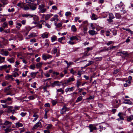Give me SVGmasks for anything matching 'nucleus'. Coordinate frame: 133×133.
Instances as JSON below:
<instances>
[{"label":"nucleus","mask_w":133,"mask_h":133,"mask_svg":"<svg viewBox=\"0 0 133 133\" xmlns=\"http://www.w3.org/2000/svg\"><path fill=\"white\" fill-rule=\"evenodd\" d=\"M30 68L31 69H34L35 68V65L34 64L30 65Z\"/></svg>","instance_id":"43"},{"label":"nucleus","mask_w":133,"mask_h":133,"mask_svg":"<svg viewBox=\"0 0 133 133\" xmlns=\"http://www.w3.org/2000/svg\"><path fill=\"white\" fill-rule=\"evenodd\" d=\"M11 122H9L7 121H6L4 123V124L6 125H8V127H11Z\"/></svg>","instance_id":"9"},{"label":"nucleus","mask_w":133,"mask_h":133,"mask_svg":"<svg viewBox=\"0 0 133 133\" xmlns=\"http://www.w3.org/2000/svg\"><path fill=\"white\" fill-rule=\"evenodd\" d=\"M71 30L74 32H76V28L75 25H72L71 27Z\"/></svg>","instance_id":"25"},{"label":"nucleus","mask_w":133,"mask_h":133,"mask_svg":"<svg viewBox=\"0 0 133 133\" xmlns=\"http://www.w3.org/2000/svg\"><path fill=\"white\" fill-rule=\"evenodd\" d=\"M82 74V72L81 71H78V75H79L80 76Z\"/></svg>","instance_id":"62"},{"label":"nucleus","mask_w":133,"mask_h":133,"mask_svg":"<svg viewBox=\"0 0 133 133\" xmlns=\"http://www.w3.org/2000/svg\"><path fill=\"white\" fill-rule=\"evenodd\" d=\"M8 26V23L6 22H5L2 25V27L3 28H6L7 26Z\"/></svg>","instance_id":"27"},{"label":"nucleus","mask_w":133,"mask_h":133,"mask_svg":"<svg viewBox=\"0 0 133 133\" xmlns=\"http://www.w3.org/2000/svg\"><path fill=\"white\" fill-rule=\"evenodd\" d=\"M119 71L118 70H114L113 72V74H116Z\"/></svg>","instance_id":"46"},{"label":"nucleus","mask_w":133,"mask_h":133,"mask_svg":"<svg viewBox=\"0 0 133 133\" xmlns=\"http://www.w3.org/2000/svg\"><path fill=\"white\" fill-rule=\"evenodd\" d=\"M15 58L13 57H12L10 58H9L8 61L11 63H14V62Z\"/></svg>","instance_id":"16"},{"label":"nucleus","mask_w":133,"mask_h":133,"mask_svg":"<svg viewBox=\"0 0 133 133\" xmlns=\"http://www.w3.org/2000/svg\"><path fill=\"white\" fill-rule=\"evenodd\" d=\"M52 104L53 105H54L55 104H56L57 103V102L56 101H54V100H53L52 101Z\"/></svg>","instance_id":"44"},{"label":"nucleus","mask_w":133,"mask_h":133,"mask_svg":"<svg viewBox=\"0 0 133 133\" xmlns=\"http://www.w3.org/2000/svg\"><path fill=\"white\" fill-rule=\"evenodd\" d=\"M52 8L53 9L56 10L57 9V8L55 6H52Z\"/></svg>","instance_id":"64"},{"label":"nucleus","mask_w":133,"mask_h":133,"mask_svg":"<svg viewBox=\"0 0 133 133\" xmlns=\"http://www.w3.org/2000/svg\"><path fill=\"white\" fill-rule=\"evenodd\" d=\"M96 17V15L94 14H93L91 16V19L93 20H96L97 19Z\"/></svg>","instance_id":"17"},{"label":"nucleus","mask_w":133,"mask_h":133,"mask_svg":"<svg viewBox=\"0 0 133 133\" xmlns=\"http://www.w3.org/2000/svg\"><path fill=\"white\" fill-rule=\"evenodd\" d=\"M133 119V116L131 115L127 117V120L128 122H130Z\"/></svg>","instance_id":"14"},{"label":"nucleus","mask_w":133,"mask_h":133,"mask_svg":"<svg viewBox=\"0 0 133 133\" xmlns=\"http://www.w3.org/2000/svg\"><path fill=\"white\" fill-rule=\"evenodd\" d=\"M89 34L92 35L97 34V31L94 30H90L89 31Z\"/></svg>","instance_id":"8"},{"label":"nucleus","mask_w":133,"mask_h":133,"mask_svg":"<svg viewBox=\"0 0 133 133\" xmlns=\"http://www.w3.org/2000/svg\"><path fill=\"white\" fill-rule=\"evenodd\" d=\"M7 68V65H3L0 67V70H2L3 69H5Z\"/></svg>","instance_id":"18"},{"label":"nucleus","mask_w":133,"mask_h":133,"mask_svg":"<svg viewBox=\"0 0 133 133\" xmlns=\"http://www.w3.org/2000/svg\"><path fill=\"white\" fill-rule=\"evenodd\" d=\"M10 118L12 119L13 120H15L16 119V117H15L12 115V116L10 117Z\"/></svg>","instance_id":"42"},{"label":"nucleus","mask_w":133,"mask_h":133,"mask_svg":"<svg viewBox=\"0 0 133 133\" xmlns=\"http://www.w3.org/2000/svg\"><path fill=\"white\" fill-rule=\"evenodd\" d=\"M74 87L71 88H67L65 89V91L67 92L69 91H72L74 90Z\"/></svg>","instance_id":"10"},{"label":"nucleus","mask_w":133,"mask_h":133,"mask_svg":"<svg viewBox=\"0 0 133 133\" xmlns=\"http://www.w3.org/2000/svg\"><path fill=\"white\" fill-rule=\"evenodd\" d=\"M23 9L25 10H27L29 9V7L28 5H26L24 6Z\"/></svg>","instance_id":"28"},{"label":"nucleus","mask_w":133,"mask_h":133,"mask_svg":"<svg viewBox=\"0 0 133 133\" xmlns=\"http://www.w3.org/2000/svg\"><path fill=\"white\" fill-rule=\"evenodd\" d=\"M30 41L31 42H36V39L35 38L30 39Z\"/></svg>","instance_id":"63"},{"label":"nucleus","mask_w":133,"mask_h":133,"mask_svg":"<svg viewBox=\"0 0 133 133\" xmlns=\"http://www.w3.org/2000/svg\"><path fill=\"white\" fill-rule=\"evenodd\" d=\"M44 106L45 107H50V105L49 103H47L45 104Z\"/></svg>","instance_id":"56"},{"label":"nucleus","mask_w":133,"mask_h":133,"mask_svg":"<svg viewBox=\"0 0 133 133\" xmlns=\"http://www.w3.org/2000/svg\"><path fill=\"white\" fill-rule=\"evenodd\" d=\"M52 127V125L51 124H49L48 125V126L46 128L47 129H50Z\"/></svg>","instance_id":"45"},{"label":"nucleus","mask_w":133,"mask_h":133,"mask_svg":"<svg viewBox=\"0 0 133 133\" xmlns=\"http://www.w3.org/2000/svg\"><path fill=\"white\" fill-rule=\"evenodd\" d=\"M6 102L7 101H11V102H10V104H11L12 102V99L10 97H8L7 98V99H6Z\"/></svg>","instance_id":"37"},{"label":"nucleus","mask_w":133,"mask_h":133,"mask_svg":"<svg viewBox=\"0 0 133 133\" xmlns=\"http://www.w3.org/2000/svg\"><path fill=\"white\" fill-rule=\"evenodd\" d=\"M41 36L43 38H47L48 37V34L46 33H44L41 35Z\"/></svg>","instance_id":"20"},{"label":"nucleus","mask_w":133,"mask_h":133,"mask_svg":"<svg viewBox=\"0 0 133 133\" xmlns=\"http://www.w3.org/2000/svg\"><path fill=\"white\" fill-rule=\"evenodd\" d=\"M116 17L117 18L120 19L121 17V15L118 13H116Z\"/></svg>","instance_id":"30"},{"label":"nucleus","mask_w":133,"mask_h":133,"mask_svg":"<svg viewBox=\"0 0 133 133\" xmlns=\"http://www.w3.org/2000/svg\"><path fill=\"white\" fill-rule=\"evenodd\" d=\"M57 27L59 28L62 26V24L61 23H59L58 24L56 25Z\"/></svg>","instance_id":"59"},{"label":"nucleus","mask_w":133,"mask_h":133,"mask_svg":"<svg viewBox=\"0 0 133 133\" xmlns=\"http://www.w3.org/2000/svg\"><path fill=\"white\" fill-rule=\"evenodd\" d=\"M31 77H33L34 76H36V73H35V72H32L31 73Z\"/></svg>","instance_id":"52"},{"label":"nucleus","mask_w":133,"mask_h":133,"mask_svg":"<svg viewBox=\"0 0 133 133\" xmlns=\"http://www.w3.org/2000/svg\"><path fill=\"white\" fill-rule=\"evenodd\" d=\"M57 91L58 92H61L62 94H63L64 93V91L62 89V88H60L59 89H57Z\"/></svg>","instance_id":"33"},{"label":"nucleus","mask_w":133,"mask_h":133,"mask_svg":"<svg viewBox=\"0 0 133 133\" xmlns=\"http://www.w3.org/2000/svg\"><path fill=\"white\" fill-rule=\"evenodd\" d=\"M71 13L70 12H67L66 13L65 15L66 16H68L69 15H71Z\"/></svg>","instance_id":"47"},{"label":"nucleus","mask_w":133,"mask_h":133,"mask_svg":"<svg viewBox=\"0 0 133 133\" xmlns=\"http://www.w3.org/2000/svg\"><path fill=\"white\" fill-rule=\"evenodd\" d=\"M43 64V62H41L36 64V66L37 68L41 67Z\"/></svg>","instance_id":"23"},{"label":"nucleus","mask_w":133,"mask_h":133,"mask_svg":"<svg viewBox=\"0 0 133 133\" xmlns=\"http://www.w3.org/2000/svg\"><path fill=\"white\" fill-rule=\"evenodd\" d=\"M75 79L73 77H70L67 80L69 83H70L71 81H73L75 80Z\"/></svg>","instance_id":"19"},{"label":"nucleus","mask_w":133,"mask_h":133,"mask_svg":"<svg viewBox=\"0 0 133 133\" xmlns=\"http://www.w3.org/2000/svg\"><path fill=\"white\" fill-rule=\"evenodd\" d=\"M10 89L9 88V87H7L6 88L4 89V91L5 92H8L10 90Z\"/></svg>","instance_id":"32"},{"label":"nucleus","mask_w":133,"mask_h":133,"mask_svg":"<svg viewBox=\"0 0 133 133\" xmlns=\"http://www.w3.org/2000/svg\"><path fill=\"white\" fill-rule=\"evenodd\" d=\"M37 4L39 5L38 9L39 10L40 13H44L46 10V9L44 8L45 5L44 4H42L39 5V2H38Z\"/></svg>","instance_id":"1"},{"label":"nucleus","mask_w":133,"mask_h":133,"mask_svg":"<svg viewBox=\"0 0 133 133\" xmlns=\"http://www.w3.org/2000/svg\"><path fill=\"white\" fill-rule=\"evenodd\" d=\"M116 47V46H110V47H109L107 49V50H111V49H112L113 48H115Z\"/></svg>","instance_id":"38"},{"label":"nucleus","mask_w":133,"mask_h":133,"mask_svg":"<svg viewBox=\"0 0 133 133\" xmlns=\"http://www.w3.org/2000/svg\"><path fill=\"white\" fill-rule=\"evenodd\" d=\"M16 125L17 127H22L23 125L22 124L18 122L16 124Z\"/></svg>","instance_id":"21"},{"label":"nucleus","mask_w":133,"mask_h":133,"mask_svg":"<svg viewBox=\"0 0 133 133\" xmlns=\"http://www.w3.org/2000/svg\"><path fill=\"white\" fill-rule=\"evenodd\" d=\"M1 102L2 103H5L6 102V99L4 100H1Z\"/></svg>","instance_id":"61"},{"label":"nucleus","mask_w":133,"mask_h":133,"mask_svg":"<svg viewBox=\"0 0 133 133\" xmlns=\"http://www.w3.org/2000/svg\"><path fill=\"white\" fill-rule=\"evenodd\" d=\"M9 127L7 128L6 129L4 130L5 132V133H7L11 131V129L9 128Z\"/></svg>","instance_id":"24"},{"label":"nucleus","mask_w":133,"mask_h":133,"mask_svg":"<svg viewBox=\"0 0 133 133\" xmlns=\"http://www.w3.org/2000/svg\"><path fill=\"white\" fill-rule=\"evenodd\" d=\"M70 39L71 41H73L74 39H76L77 40H78V39L77 37L76 36H74L71 37L70 38Z\"/></svg>","instance_id":"22"},{"label":"nucleus","mask_w":133,"mask_h":133,"mask_svg":"<svg viewBox=\"0 0 133 133\" xmlns=\"http://www.w3.org/2000/svg\"><path fill=\"white\" fill-rule=\"evenodd\" d=\"M77 87H78L79 86L81 85V82L78 81H77Z\"/></svg>","instance_id":"49"},{"label":"nucleus","mask_w":133,"mask_h":133,"mask_svg":"<svg viewBox=\"0 0 133 133\" xmlns=\"http://www.w3.org/2000/svg\"><path fill=\"white\" fill-rule=\"evenodd\" d=\"M125 114L124 113L122 112H119L118 114V116L119 117V118L117 119V120L118 121H119L120 120H124V116H125Z\"/></svg>","instance_id":"2"},{"label":"nucleus","mask_w":133,"mask_h":133,"mask_svg":"<svg viewBox=\"0 0 133 133\" xmlns=\"http://www.w3.org/2000/svg\"><path fill=\"white\" fill-rule=\"evenodd\" d=\"M5 59V58L4 57H2L0 56V63H2L4 62V61H1L2 59L4 60Z\"/></svg>","instance_id":"41"},{"label":"nucleus","mask_w":133,"mask_h":133,"mask_svg":"<svg viewBox=\"0 0 133 133\" xmlns=\"http://www.w3.org/2000/svg\"><path fill=\"white\" fill-rule=\"evenodd\" d=\"M22 16L23 17H27L30 16V14H22Z\"/></svg>","instance_id":"35"},{"label":"nucleus","mask_w":133,"mask_h":133,"mask_svg":"<svg viewBox=\"0 0 133 133\" xmlns=\"http://www.w3.org/2000/svg\"><path fill=\"white\" fill-rule=\"evenodd\" d=\"M65 39V37H63L61 38H59L58 39V41L60 42L62 44H63L64 43L62 42V41L63 40H64Z\"/></svg>","instance_id":"15"},{"label":"nucleus","mask_w":133,"mask_h":133,"mask_svg":"<svg viewBox=\"0 0 133 133\" xmlns=\"http://www.w3.org/2000/svg\"><path fill=\"white\" fill-rule=\"evenodd\" d=\"M2 51L4 53V55H5L6 56L8 55L9 52L8 51H4L3 49L2 50Z\"/></svg>","instance_id":"26"},{"label":"nucleus","mask_w":133,"mask_h":133,"mask_svg":"<svg viewBox=\"0 0 133 133\" xmlns=\"http://www.w3.org/2000/svg\"><path fill=\"white\" fill-rule=\"evenodd\" d=\"M69 110V108L66 107L65 106H64L61 110V113L62 114H64L66 111H68Z\"/></svg>","instance_id":"4"},{"label":"nucleus","mask_w":133,"mask_h":133,"mask_svg":"<svg viewBox=\"0 0 133 133\" xmlns=\"http://www.w3.org/2000/svg\"><path fill=\"white\" fill-rule=\"evenodd\" d=\"M92 48H90L89 47L87 48V51L86 52H87L88 51L90 50H91L92 49Z\"/></svg>","instance_id":"55"},{"label":"nucleus","mask_w":133,"mask_h":133,"mask_svg":"<svg viewBox=\"0 0 133 133\" xmlns=\"http://www.w3.org/2000/svg\"><path fill=\"white\" fill-rule=\"evenodd\" d=\"M93 63V62L92 61H90L89 62V64L88 65H87L86 66H89L91 64H92Z\"/></svg>","instance_id":"60"},{"label":"nucleus","mask_w":133,"mask_h":133,"mask_svg":"<svg viewBox=\"0 0 133 133\" xmlns=\"http://www.w3.org/2000/svg\"><path fill=\"white\" fill-rule=\"evenodd\" d=\"M55 74L56 76H58L59 75V73L57 72H53V74Z\"/></svg>","instance_id":"54"},{"label":"nucleus","mask_w":133,"mask_h":133,"mask_svg":"<svg viewBox=\"0 0 133 133\" xmlns=\"http://www.w3.org/2000/svg\"><path fill=\"white\" fill-rule=\"evenodd\" d=\"M123 30H126V31H128L130 32H131V33H132V31H131V30L130 29H125V28H123Z\"/></svg>","instance_id":"40"},{"label":"nucleus","mask_w":133,"mask_h":133,"mask_svg":"<svg viewBox=\"0 0 133 133\" xmlns=\"http://www.w3.org/2000/svg\"><path fill=\"white\" fill-rule=\"evenodd\" d=\"M88 127L90 129L91 132H92L94 130H96L97 129L96 128V127H94L93 125L92 124H90Z\"/></svg>","instance_id":"7"},{"label":"nucleus","mask_w":133,"mask_h":133,"mask_svg":"<svg viewBox=\"0 0 133 133\" xmlns=\"http://www.w3.org/2000/svg\"><path fill=\"white\" fill-rule=\"evenodd\" d=\"M26 3H28V4L33 3L32 0H26Z\"/></svg>","instance_id":"36"},{"label":"nucleus","mask_w":133,"mask_h":133,"mask_svg":"<svg viewBox=\"0 0 133 133\" xmlns=\"http://www.w3.org/2000/svg\"><path fill=\"white\" fill-rule=\"evenodd\" d=\"M23 4L22 3H18L17 4V5L18 6H19L21 8L23 7Z\"/></svg>","instance_id":"34"},{"label":"nucleus","mask_w":133,"mask_h":133,"mask_svg":"<svg viewBox=\"0 0 133 133\" xmlns=\"http://www.w3.org/2000/svg\"><path fill=\"white\" fill-rule=\"evenodd\" d=\"M99 129H100V131H101L104 128L102 126L100 125L99 126Z\"/></svg>","instance_id":"50"},{"label":"nucleus","mask_w":133,"mask_h":133,"mask_svg":"<svg viewBox=\"0 0 133 133\" xmlns=\"http://www.w3.org/2000/svg\"><path fill=\"white\" fill-rule=\"evenodd\" d=\"M41 125V123L39 122H37L35 125L34 126L33 128V129L37 128L38 127H40Z\"/></svg>","instance_id":"12"},{"label":"nucleus","mask_w":133,"mask_h":133,"mask_svg":"<svg viewBox=\"0 0 133 133\" xmlns=\"http://www.w3.org/2000/svg\"><path fill=\"white\" fill-rule=\"evenodd\" d=\"M4 32H5L6 33H10V31L9 30V29L5 30H4Z\"/></svg>","instance_id":"57"},{"label":"nucleus","mask_w":133,"mask_h":133,"mask_svg":"<svg viewBox=\"0 0 133 133\" xmlns=\"http://www.w3.org/2000/svg\"><path fill=\"white\" fill-rule=\"evenodd\" d=\"M27 5L29 6L30 9L32 10H35L36 8L37 4L34 3L28 4Z\"/></svg>","instance_id":"3"},{"label":"nucleus","mask_w":133,"mask_h":133,"mask_svg":"<svg viewBox=\"0 0 133 133\" xmlns=\"http://www.w3.org/2000/svg\"><path fill=\"white\" fill-rule=\"evenodd\" d=\"M9 23L10 25H12L13 24V22L12 21H10L9 22Z\"/></svg>","instance_id":"53"},{"label":"nucleus","mask_w":133,"mask_h":133,"mask_svg":"<svg viewBox=\"0 0 133 133\" xmlns=\"http://www.w3.org/2000/svg\"><path fill=\"white\" fill-rule=\"evenodd\" d=\"M82 99V96H80L76 100V102H78L79 101H81Z\"/></svg>","instance_id":"29"},{"label":"nucleus","mask_w":133,"mask_h":133,"mask_svg":"<svg viewBox=\"0 0 133 133\" xmlns=\"http://www.w3.org/2000/svg\"><path fill=\"white\" fill-rule=\"evenodd\" d=\"M50 16L49 15H46L45 17V19L46 20L48 19L49 18H50Z\"/></svg>","instance_id":"48"},{"label":"nucleus","mask_w":133,"mask_h":133,"mask_svg":"<svg viewBox=\"0 0 133 133\" xmlns=\"http://www.w3.org/2000/svg\"><path fill=\"white\" fill-rule=\"evenodd\" d=\"M43 59L45 60H46L47 59L46 57V55H43Z\"/></svg>","instance_id":"51"},{"label":"nucleus","mask_w":133,"mask_h":133,"mask_svg":"<svg viewBox=\"0 0 133 133\" xmlns=\"http://www.w3.org/2000/svg\"><path fill=\"white\" fill-rule=\"evenodd\" d=\"M52 42L55 41L57 39V37L56 36H54L52 37L51 38Z\"/></svg>","instance_id":"31"},{"label":"nucleus","mask_w":133,"mask_h":133,"mask_svg":"<svg viewBox=\"0 0 133 133\" xmlns=\"http://www.w3.org/2000/svg\"><path fill=\"white\" fill-rule=\"evenodd\" d=\"M16 75H17L18 76H19V74H18V73H17V72H15V73H14V74H13V76L14 77H16Z\"/></svg>","instance_id":"39"},{"label":"nucleus","mask_w":133,"mask_h":133,"mask_svg":"<svg viewBox=\"0 0 133 133\" xmlns=\"http://www.w3.org/2000/svg\"><path fill=\"white\" fill-rule=\"evenodd\" d=\"M109 19H107V21L110 23L112 22V19L114 18L113 15L112 13H110L109 14Z\"/></svg>","instance_id":"6"},{"label":"nucleus","mask_w":133,"mask_h":133,"mask_svg":"<svg viewBox=\"0 0 133 133\" xmlns=\"http://www.w3.org/2000/svg\"><path fill=\"white\" fill-rule=\"evenodd\" d=\"M122 53V54H123L125 56H126L127 57H128V56L129 55L128 53V52L127 51H121L118 52V53Z\"/></svg>","instance_id":"11"},{"label":"nucleus","mask_w":133,"mask_h":133,"mask_svg":"<svg viewBox=\"0 0 133 133\" xmlns=\"http://www.w3.org/2000/svg\"><path fill=\"white\" fill-rule=\"evenodd\" d=\"M60 82L58 81H55L53 83H52L50 86L54 87L56 86H60L61 84H59Z\"/></svg>","instance_id":"5"},{"label":"nucleus","mask_w":133,"mask_h":133,"mask_svg":"<svg viewBox=\"0 0 133 133\" xmlns=\"http://www.w3.org/2000/svg\"><path fill=\"white\" fill-rule=\"evenodd\" d=\"M124 103L131 104H132V102L129 99H125L124 101Z\"/></svg>","instance_id":"13"},{"label":"nucleus","mask_w":133,"mask_h":133,"mask_svg":"<svg viewBox=\"0 0 133 133\" xmlns=\"http://www.w3.org/2000/svg\"><path fill=\"white\" fill-rule=\"evenodd\" d=\"M46 56L47 59H49L50 58L52 57V56L49 55H47Z\"/></svg>","instance_id":"58"}]
</instances>
